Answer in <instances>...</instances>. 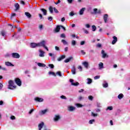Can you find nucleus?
Wrapping results in <instances>:
<instances>
[{
    "mask_svg": "<svg viewBox=\"0 0 130 130\" xmlns=\"http://www.w3.org/2000/svg\"><path fill=\"white\" fill-rule=\"evenodd\" d=\"M15 82L16 84L18 85V86H20L22 85V81H21V79L19 78H15Z\"/></svg>",
    "mask_w": 130,
    "mask_h": 130,
    "instance_id": "3",
    "label": "nucleus"
},
{
    "mask_svg": "<svg viewBox=\"0 0 130 130\" xmlns=\"http://www.w3.org/2000/svg\"><path fill=\"white\" fill-rule=\"evenodd\" d=\"M93 122H95V119L90 120L89 121V124H93Z\"/></svg>",
    "mask_w": 130,
    "mask_h": 130,
    "instance_id": "35",
    "label": "nucleus"
},
{
    "mask_svg": "<svg viewBox=\"0 0 130 130\" xmlns=\"http://www.w3.org/2000/svg\"><path fill=\"white\" fill-rule=\"evenodd\" d=\"M20 4H21V5H23V6L25 5V2H24V1H20Z\"/></svg>",
    "mask_w": 130,
    "mask_h": 130,
    "instance_id": "61",
    "label": "nucleus"
},
{
    "mask_svg": "<svg viewBox=\"0 0 130 130\" xmlns=\"http://www.w3.org/2000/svg\"><path fill=\"white\" fill-rule=\"evenodd\" d=\"M73 59V57H70L64 60V62L66 63L70 62L71 61V60Z\"/></svg>",
    "mask_w": 130,
    "mask_h": 130,
    "instance_id": "27",
    "label": "nucleus"
},
{
    "mask_svg": "<svg viewBox=\"0 0 130 130\" xmlns=\"http://www.w3.org/2000/svg\"><path fill=\"white\" fill-rule=\"evenodd\" d=\"M53 119L54 121H58V120L60 119V116L58 115H55Z\"/></svg>",
    "mask_w": 130,
    "mask_h": 130,
    "instance_id": "10",
    "label": "nucleus"
},
{
    "mask_svg": "<svg viewBox=\"0 0 130 130\" xmlns=\"http://www.w3.org/2000/svg\"><path fill=\"white\" fill-rule=\"evenodd\" d=\"M95 110L96 112H100V109H96Z\"/></svg>",
    "mask_w": 130,
    "mask_h": 130,
    "instance_id": "64",
    "label": "nucleus"
},
{
    "mask_svg": "<svg viewBox=\"0 0 130 130\" xmlns=\"http://www.w3.org/2000/svg\"><path fill=\"white\" fill-rule=\"evenodd\" d=\"M97 47L100 48L102 46V45L101 44H98L96 45Z\"/></svg>",
    "mask_w": 130,
    "mask_h": 130,
    "instance_id": "62",
    "label": "nucleus"
},
{
    "mask_svg": "<svg viewBox=\"0 0 130 130\" xmlns=\"http://www.w3.org/2000/svg\"><path fill=\"white\" fill-rule=\"evenodd\" d=\"M8 84V89H10L11 90L16 89V86L14 85V81L13 80H9Z\"/></svg>",
    "mask_w": 130,
    "mask_h": 130,
    "instance_id": "2",
    "label": "nucleus"
},
{
    "mask_svg": "<svg viewBox=\"0 0 130 130\" xmlns=\"http://www.w3.org/2000/svg\"><path fill=\"white\" fill-rule=\"evenodd\" d=\"M39 29H40V30H42L43 29V25L41 24L39 25Z\"/></svg>",
    "mask_w": 130,
    "mask_h": 130,
    "instance_id": "48",
    "label": "nucleus"
},
{
    "mask_svg": "<svg viewBox=\"0 0 130 130\" xmlns=\"http://www.w3.org/2000/svg\"><path fill=\"white\" fill-rule=\"evenodd\" d=\"M97 107L100 108L101 107V104L100 103H97Z\"/></svg>",
    "mask_w": 130,
    "mask_h": 130,
    "instance_id": "60",
    "label": "nucleus"
},
{
    "mask_svg": "<svg viewBox=\"0 0 130 130\" xmlns=\"http://www.w3.org/2000/svg\"><path fill=\"white\" fill-rule=\"evenodd\" d=\"M101 53L103 55L102 56L103 58H105V57H106V56H107V54L105 53V51H104V50H102Z\"/></svg>",
    "mask_w": 130,
    "mask_h": 130,
    "instance_id": "22",
    "label": "nucleus"
},
{
    "mask_svg": "<svg viewBox=\"0 0 130 130\" xmlns=\"http://www.w3.org/2000/svg\"><path fill=\"white\" fill-rule=\"evenodd\" d=\"M59 31H60V26L57 25L54 29V32H55V33H57L58 32H59Z\"/></svg>",
    "mask_w": 130,
    "mask_h": 130,
    "instance_id": "12",
    "label": "nucleus"
},
{
    "mask_svg": "<svg viewBox=\"0 0 130 130\" xmlns=\"http://www.w3.org/2000/svg\"><path fill=\"white\" fill-rule=\"evenodd\" d=\"M94 80H98V79H100V76H96L94 77Z\"/></svg>",
    "mask_w": 130,
    "mask_h": 130,
    "instance_id": "46",
    "label": "nucleus"
},
{
    "mask_svg": "<svg viewBox=\"0 0 130 130\" xmlns=\"http://www.w3.org/2000/svg\"><path fill=\"white\" fill-rule=\"evenodd\" d=\"M49 11H50L51 14H53V8H52V6H50L49 7Z\"/></svg>",
    "mask_w": 130,
    "mask_h": 130,
    "instance_id": "29",
    "label": "nucleus"
},
{
    "mask_svg": "<svg viewBox=\"0 0 130 130\" xmlns=\"http://www.w3.org/2000/svg\"><path fill=\"white\" fill-rule=\"evenodd\" d=\"M35 100L37 102H43V99L40 98H35Z\"/></svg>",
    "mask_w": 130,
    "mask_h": 130,
    "instance_id": "13",
    "label": "nucleus"
},
{
    "mask_svg": "<svg viewBox=\"0 0 130 130\" xmlns=\"http://www.w3.org/2000/svg\"><path fill=\"white\" fill-rule=\"evenodd\" d=\"M1 35H2V36H3V37H5V36H6V31L5 30H2L1 31Z\"/></svg>",
    "mask_w": 130,
    "mask_h": 130,
    "instance_id": "28",
    "label": "nucleus"
},
{
    "mask_svg": "<svg viewBox=\"0 0 130 130\" xmlns=\"http://www.w3.org/2000/svg\"><path fill=\"white\" fill-rule=\"evenodd\" d=\"M49 55L50 56H52V58H54V59L55 58V56H53V54H52V53H49Z\"/></svg>",
    "mask_w": 130,
    "mask_h": 130,
    "instance_id": "45",
    "label": "nucleus"
},
{
    "mask_svg": "<svg viewBox=\"0 0 130 130\" xmlns=\"http://www.w3.org/2000/svg\"><path fill=\"white\" fill-rule=\"evenodd\" d=\"M91 115H92V116H93L94 117H95L97 116L98 115V114H95V113L92 112V113H91Z\"/></svg>",
    "mask_w": 130,
    "mask_h": 130,
    "instance_id": "47",
    "label": "nucleus"
},
{
    "mask_svg": "<svg viewBox=\"0 0 130 130\" xmlns=\"http://www.w3.org/2000/svg\"><path fill=\"white\" fill-rule=\"evenodd\" d=\"M11 119H12V120H13L14 119H16V117H15V116H11L10 117Z\"/></svg>",
    "mask_w": 130,
    "mask_h": 130,
    "instance_id": "51",
    "label": "nucleus"
},
{
    "mask_svg": "<svg viewBox=\"0 0 130 130\" xmlns=\"http://www.w3.org/2000/svg\"><path fill=\"white\" fill-rule=\"evenodd\" d=\"M49 75H52L53 76H54V77H56V74H55L54 72H49Z\"/></svg>",
    "mask_w": 130,
    "mask_h": 130,
    "instance_id": "33",
    "label": "nucleus"
},
{
    "mask_svg": "<svg viewBox=\"0 0 130 130\" xmlns=\"http://www.w3.org/2000/svg\"><path fill=\"white\" fill-rule=\"evenodd\" d=\"M60 37L61 38H66V34H61L60 36Z\"/></svg>",
    "mask_w": 130,
    "mask_h": 130,
    "instance_id": "41",
    "label": "nucleus"
},
{
    "mask_svg": "<svg viewBox=\"0 0 130 130\" xmlns=\"http://www.w3.org/2000/svg\"><path fill=\"white\" fill-rule=\"evenodd\" d=\"M81 52L82 53V54H83V55H85L86 54V52H85V51H84V50H82L81 51Z\"/></svg>",
    "mask_w": 130,
    "mask_h": 130,
    "instance_id": "53",
    "label": "nucleus"
},
{
    "mask_svg": "<svg viewBox=\"0 0 130 130\" xmlns=\"http://www.w3.org/2000/svg\"><path fill=\"white\" fill-rule=\"evenodd\" d=\"M113 40L112 42V44H115L117 42V37L115 36L113 37Z\"/></svg>",
    "mask_w": 130,
    "mask_h": 130,
    "instance_id": "11",
    "label": "nucleus"
},
{
    "mask_svg": "<svg viewBox=\"0 0 130 130\" xmlns=\"http://www.w3.org/2000/svg\"><path fill=\"white\" fill-rule=\"evenodd\" d=\"M91 83H92V79H91L90 78H87V84H88V85H90V84H91Z\"/></svg>",
    "mask_w": 130,
    "mask_h": 130,
    "instance_id": "31",
    "label": "nucleus"
},
{
    "mask_svg": "<svg viewBox=\"0 0 130 130\" xmlns=\"http://www.w3.org/2000/svg\"><path fill=\"white\" fill-rule=\"evenodd\" d=\"M38 66L39 67H40L41 68H45V67H46V65L45 64L40 62L38 63Z\"/></svg>",
    "mask_w": 130,
    "mask_h": 130,
    "instance_id": "25",
    "label": "nucleus"
},
{
    "mask_svg": "<svg viewBox=\"0 0 130 130\" xmlns=\"http://www.w3.org/2000/svg\"><path fill=\"white\" fill-rule=\"evenodd\" d=\"M46 42L44 40L42 41L41 42L38 43V47H44V48H45V49H46V50H47V51H48V50H49L48 49V48L47 47H46Z\"/></svg>",
    "mask_w": 130,
    "mask_h": 130,
    "instance_id": "1",
    "label": "nucleus"
},
{
    "mask_svg": "<svg viewBox=\"0 0 130 130\" xmlns=\"http://www.w3.org/2000/svg\"><path fill=\"white\" fill-rule=\"evenodd\" d=\"M14 7L15 8V11H18V10H19V9H20V5L18 3H16L14 5Z\"/></svg>",
    "mask_w": 130,
    "mask_h": 130,
    "instance_id": "19",
    "label": "nucleus"
},
{
    "mask_svg": "<svg viewBox=\"0 0 130 130\" xmlns=\"http://www.w3.org/2000/svg\"><path fill=\"white\" fill-rule=\"evenodd\" d=\"M24 14L25 15V16H26V17L28 19H30V18H31V17H32V16L31 15V14H30V13H29V12H25Z\"/></svg>",
    "mask_w": 130,
    "mask_h": 130,
    "instance_id": "26",
    "label": "nucleus"
},
{
    "mask_svg": "<svg viewBox=\"0 0 130 130\" xmlns=\"http://www.w3.org/2000/svg\"><path fill=\"white\" fill-rule=\"evenodd\" d=\"M34 110H35V109H31L28 112L29 114H31L33 112V111H34Z\"/></svg>",
    "mask_w": 130,
    "mask_h": 130,
    "instance_id": "49",
    "label": "nucleus"
},
{
    "mask_svg": "<svg viewBox=\"0 0 130 130\" xmlns=\"http://www.w3.org/2000/svg\"><path fill=\"white\" fill-rule=\"evenodd\" d=\"M85 10H86V8H83L79 11V14L80 15H83L84 12H85Z\"/></svg>",
    "mask_w": 130,
    "mask_h": 130,
    "instance_id": "21",
    "label": "nucleus"
},
{
    "mask_svg": "<svg viewBox=\"0 0 130 130\" xmlns=\"http://www.w3.org/2000/svg\"><path fill=\"white\" fill-rule=\"evenodd\" d=\"M41 11L43 13V15H44V16H46V15H47V11L45 9H41Z\"/></svg>",
    "mask_w": 130,
    "mask_h": 130,
    "instance_id": "16",
    "label": "nucleus"
},
{
    "mask_svg": "<svg viewBox=\"0 0 130 130\" xmlns=\"http://www.w3.org/2000/svg\"><path fill=\"white\" fill-rule=\"evenodd\" d=\"M85 44V41H81L80 43L81 45H84Z\"/></svg>",
    "mask_w": 130,
    "mask_h": 130,
    "instance_id": "63",
    "label": "nucleus"
},
{
    "mask_svg": "<svg viewBox=\"0 0 130 130\" xmlns=\"http://www.w3.org/2000/svg\"><path fill=\"white\" fill-rule=\"evenodd\" d=\"M93 98H93V96H92V95H89V96H88V99H89V100H90V101H92Z\"/></svg>",
    "mask_w": 130,
    "mask_h": 130,
    "instance_id": "40",
    "label": "nucleus"
},
{
    "mask_svg": "<svg viewBox=\"0 0 130 130\" xmlns=\"http://www.w3.org/2000/svg\"><path fill=\"white\" fill-rule=\"evenodd\" d=\"M53 10H54L55 13H58V11L57 10V9H56V8H55V7L53 8Z\"/></svg>",
    "mask_w": 130,
    "mask_h": 130,
    "instance_id": "52",
    "label": "nucleus"
},
{
    "mask_svg": "<svg viewBox=\"0 0 130 130\" xmlns=\"http://www.w3.org/2000/svg\"><path fill=\"white\" fill-rule=\"evenodd\" d=\"M3 87H4L3 83H0V90H2V89H3Z\"/></svg>",
    "mask_w": 130,
    "mask_h": 130,
    "instance_id": "55",
    "label": "nucleus"
},
{
    "mask_svg": "<svg viewBox=\"0 0 130 130\" xmlns=\"http://www.w3.org/2000/svg\"><path fill=\"white\" fill-rule=\"evenodd\" d=\"M76 105L77 107H78V108H79V107H84V105H82L81 104H76Z\"/></svg>",
    "mask_w": 130,
    "mask_h": 130,
    "instance_id": "34",
    "label": "nucleus"
},
{
    "mask_svg": "<svg viewBox=\"0 0 130 130\" xmlns=\"http://www.w3.org/2000/svg\"><path fill=\"white\" fill-rule=\"evenodd\" d=\"M82 64L86 68V69H88V67H89V63L87 61H84L82 62Z\"/></svg>",
    "mask_w": 130,
    "mask_h": 130,
    "instance_id": "17",
    "label": "nucleus"
},
{
    "mask_svg": "<svg viewBox=\"0 0 130 130\" xmlns=\"http://www.w3.org/2000/svg\"><path fill=\"white\" fill-rule=\"evenodd\" d=\"M99 70H102V69L104 68V66L103 65V62H100L99 64Z\"/></svg>",
    "mask_w": 130,
    "mask_h": 130,
    "instance_id": "20",
    "label": "nucleus"
},
{
    "mask_svg": "<svg viewBox=\"0 0 130 130\" xmlns=\"http://www.w3.org/2000/svg\"><path fill=\"white\" fill-rule=\"evenodd\" d=\"M12 56L13 58H20V55L17 53H13Z\"/></svg>",
    "mask_w": 130,
    "mask_h": 130,
    "instance_id": "5",
    "label": "nucleus"
},
{
    "mask_svg": "<svg viewBox=\"0 0 130 130\" xmlns=\"http://www.w3.org/2000/svg\"><path fill=\"white\" fill-rule=\"evenodd\" d=\"M75 15V13H74L73 12H71L70 13V16H71V17L74 16Z\"/></svg>",
    "mask_w": 130,
    "mask_h": 130,
    "instance_id": "58",
    "label": "nucleus"
},
{
    "mask_svg": "<svg viewBox=\"0 0 130 130\" xmlns=\"http://www.w3.org/2000/svg\"><path fill=\"white\" fill-rule=\"evenodd\" d=\"M39 52H40L39 56H40V57H44V53H45L44 51L41 50H39Z\"/></svg>",
    "mask_w": 130,
    "mask_h": 130,
    "instance_id": "14",
    "label": "nucleus"
},
{
    "mask_svg": "<svg viewBox=\"0 0 130 130\" xmlns=\"http://www.w3.org/2000/svg\"><path fill=\"white\" fill-rule=\"evenodd\" d=\"M103 19H104L105 23L106 24V23H107V21L108 20V14L104 15Z\"/></svg>",
    "mask_w": 130,
    "mask_h": 130,
    "instance_id": "9",
    "label": "nucleus"
},
{
    "mask_svg": "<svg viewBox=\"0 0 130 130\" xmlns=\"http://www.w3.org/2000/svg\"><path fill=\"white\" fill-rule=\"evenodd\" d=\"M76 107H73V106H70L68 107V110L69 111H74V110H75Z\"/></svg>",
    "mask_w": 130,
    "mask_h": 130,
    "instance_id": "18",
    "label": "nucleus"
},
{
    "mask_svg": "<svg viewBox=\"0 0 130 130\" xmlns=\"http://www.w3.org/2000/svg\"><path fill=\"white\" fill-rule=\"evenodd\" d=\"M71 72H72L73 75H76V67H75V66H73L72 67Z\"/></svg>",
    "mask_w": 130,
    "mask_h": 130,
    "instance_id": "24",
    "label": "nucleus"
},
{
    "mask_svg": "<svg viewBox=\"0 0 130 130\" xmlns=\"http://www.w3.org/2000/svg\"><path fill=\"white\" fill-rule=\"evenodd\" d=\"M48 67H49L50 69H54V65H53V64H49Z\"/></svg>",
    "mask_w": 130,
    "mask_h": 130,
    "instance_id": "37",
    "label": "nucleus"
},
{
    "mask_svg": "<svg viewBox=\"0 0 130 130\" xmlns=\"http://www.w3.org/2000/svg\"><path fill=\"white\" fill-rule=\"evenodd\" d=\"M103 86L104 88H107V87H108V83H106L105 84H103Z\"/></svg>",
    "mask_w": 130,
    "mask_h": 130,
    "instance_id": "39",
    "label": "nucleus"
},
{
    "mask_svg": "<svg viewBox=\"0 0 130 130\" xmlns=\"http://www.w3.org/2000/svg\"><path fill=\"white\" fill-rule=\"evenodd\" d=\"M63 58H66V55H62L60 57H59L57 59V60L58 61H60V60H62V59H63Z\"/></svg>",
    "mask_w": 130,
    "mask_h": 130,
    "instance_id": "23",
    "label": "nucleus"
},
{
    "mask_svg": "<svg viewBox=\"0 0 130 130\" xmlns=\"http://www.w3.org/2000/svg\"><path fill=\"white\" fill-rule=\"evenodd\" d=\"M61 42L62 43H63V44H64V45H67L68 44V42H67L66 40H62Z\"/></svg>",
    "mask_w": 130,
    "mask_h": 130,
    "instance_id": "32",
    "label": "nucleus"
},
{
    "mask_svg": "<svg viewBox=\"0 0 130 130\" xmlns=\"http://www.w3.org/2000/svg\"><path fill=\"white\" fill-rule=\"evenodd\" d=\"M97 11H98V9H97L96 8L93 9L94 14H97Z\"/></svg>",
    "mask_w": 130,
    "mask_h": 130,
    "instance_id": "54",
    "label": "nucleus"
},
{
    "mask_svg": "<svg viewBox=\"0 0 130 130\" xmlns=\"http://www.w3.org/2000/svg\"><path fill=\"white\" fill-rule=\"evenodd\" d=\"M39 17L41 19H44L43 16H42V14H39Z\"/></svg>",
    "mask_w": 130,
    "mask_h": 130,
    "instance_id": "56",
    "label": "nucleus"
},
{
    "mask_svg": "<svg viewBox=\"0 0 130 130\" xmlns=\"http://www.w3.org/2000/svg\"><path fill=\"white\" fill-rule=\"evenodd\" d=\"M55 50H57V51H58L59 50V47H58L57 46H55Z\"/></svg>",
    "mask_w": 130,
    "mask_h": 130,
    "instance_id": "57",
    "label": "nucleus"
},
{
    "mask_svg": "<svg viewBox=\"0 0 130 130\" xmlns=\"http://www.w3.org/2000/svg\"><path fill=\"white\" fill-rule=\"evenodd\" d=\"M1 70H2V71H4L5 72H7V68H6V67H2V68H1Z\"/></svg>",
    "mask_w": 130,
    "mask_h": 130,
    "instance_id": "44",
    "label": "nucleus"
},
{
    "mask_svg": "<svg viewBox=\"0 0 130 130\" xmlns=\"http://www.w3.org/2000/svg\"><path fill=\"white\" fill-rule=\"evenodd\" d=\"M113 109V107L112 106L108 107L107 108V110H112Z\"/></svg>",
    "mask_w": 130,
    "mask_h": 130,
    "instance_id": "42",
    "label": "nucleus"
},
{
    "mask_svg": "<svg viewBox=\"0 0 130 130\" xmlns=\"http://www.w3.org/2000/svg\"><path fill=\"white\" fill-rule=\"evenodd\" d=\"M118 98L120 100V99H122L123 98V94L122 93H120L118 95Z\"/></svg>",
    "mask_w": 130,
    "mask_h": 130,
    "instance_id": "30",
    "label": "nucleus"
},
{
    "mask_svg": "<svg viewBox=\"0 0 130 130\" xmlns=\"http://www.w3.org/2000/svg\"><path fill=\"white\" fill-rule=\"evenodd\" d=\"M92 31H96V29H97V28L96 27V26L95 25H92Z\"/></svg>",
    "mask_w": 130,
    "mask_h": 130,
    "instance_id": "38",
    "label": "nucleus"
},
{
    "mask_svg": "<svg viewBox=\"0 0 130 130\" xmlns=\"http://www.w3.org/2000/svg\"><path fill=\"white\" fill-rule=\"evenodd\" d=\"M47 112H48V109H47L40 111L39 114L40 115H44Z\"/></svg>",
    "mask_w": 130,
    "mask_h": 130,
    "instance_id": "4",
    "label": "nucleus"
},
{
    "mask_svg": "<svg viewBox=\"0 0 130 130\" xmlns=\"http://www.w3.org/2000/svg\"><path fill=\"white\" fill-rule=\"evenodd\" d=\"M5 65L7 66V67H14V64H13L9 61L5 62Z\"/></svg>",
    "mask_w": 130,
    "mask_h": 130,
    "instance_id": "15",
    "label": "nucleus"
},
{
    "mask_svg": "<svg viewBox=\"0 0 130 130\" xmlns=\"http://www.w3.org/2000/svg\"><path fill=\"white\" fill-rule=\"evenodd\" d=\"M70 83H71V85H72L73 86H79V82L74 83V80L73 79H70Z\"/></svg>",
    "mask_w": 130,
    "mask_h": 130,
    "instance_id": "8",
    "label": "nucleus"
},
{
    "mask_svg": "<svg viewBox=\"0 0 130 130\" xmlns=\"http://www.w3.org/2000/svg\"><path fill=\"white\" fill-rule=\"evenodd\" d=\"M60 98H61V99H67V98L64 95L60 96Z\"/></svg>",
    "mask_w": 130,
    "mask_h": 130,
    "instance_id": "59",
    "label": "nucleus"
},
{
    "mask_svg": "<svg viewBox=\"0 0 130 130\" xmlns=\"http://www.w3.org/2000/svg\"><path fill=\"white\" fill-rule=\"evenodd\" d=\"M48 21H50V22H51V21H52V17L50 16L48 17Z\"/></svg>",
    "mask_w": 130,
    "mask_h": 130,
    "instance_id": "50",
    "label": "nucleus"
},
{
    "mask_svg": "<svg viewBox=\"0 0 130 130\" xmlns=\"http://www.w3.org/2000/svg\"><path fill=\"white\" fill-rule=\"evenodd\" d=\"M30 46L31 48H35L36 47H38V43H30Z\"/></svg>",
    "mask_w": 130,
    "mask_h": 130,
    "instance_id": "7",
    "label": "nucleus"
},
{
    "mask_svg": "<svg viewBox=\"0 0 130 130\" xmlns=\"http://www.w3.org/2000/svg\"><path fill=\"white\" fill-rule=\"evenodd\" d=\"M43 125H44V123L43 122H42L41 123H40L38 125L39 130L42 129V127H43ZM44 130H47L46 128H45Z\"/></svg>",
    "mask_w": 130,
    "mask_h": 130,
    "instance_id": "6",
    "label": "nucleus"
},
{
    "mask_svg": "<svg viewBox=\"0 0 130 130\" xmlns=\"http://www.w3.org/2000/svg\"><path fill=\"white\" fill-rule=\"evenodd\" d=\"M56 75H58L59 77H61V73L60 72V71L57 72Z\"/></svg>",
    "mask_w": 130,
    "mask_h": 130,
    "instance_id": "43",
    "label": "nucleus"
},
{
    "mask_svg": "<svg viewBox=\"0 0 130 130\" xmlns=\"http://www.w3.org/2000/svg\"><path fill=\"white\" fill-rule=\"evenodd\" d=\"M76 44H77V43L76 42V41L75 40H72V45H73V46H75V45H76Z\"/></svg>",
    "mask_w": 130,
    "mask_h": 130,
    "instance_id": "36",
    "label": "nucleus"
}]
</instances>
